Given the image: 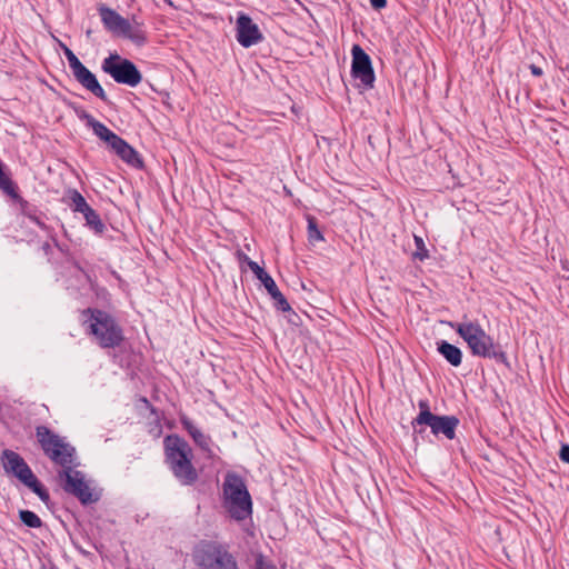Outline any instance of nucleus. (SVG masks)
Listing matches in <instances>:
<instances>
[{
  "label": "nucleus",
  "instance_id": "1",
  "mask_svg": "<svg viewBox=\"0 0 569 569\" xmlns=\"http://www.w3.org/2000/svg\"><path fill=\"white\" fill-rule=\"evenodd\" d=\"M449 326L463 339L473 356L507 363L501 345L496 342L478 321L463 317L461 322H449Z\"/></svg>",
  "mask_w": 569,
  "mask_h": 569
},
{
  "label": "nucleus",
  "instance_id": "2",
  "mask_svg": "<svg viewBox=\"0 0 569 569\" xmlns=\"http://www.w3.org/2000/svg\"><path fill=\"white\" fill-rule=\"evenodd\" d=\"M166 462L177 480L183 486H191L198 480V472L192 465V449L179 436L164 438Z\"/></svg>",
  "mask_w": 569,
  "mask_h": 569
},
{
  "label": "nucleus",
  "instance_id": "3",
  "mask_svg": "<svg viewBox=\"0 0 569 569\" xmlns=\"http://www.w3.org/2000/svg\"><path fill=\"white\" fill-rule=\"evenodd\" d=\"M36 436L44 455L54 463L61 467L58 473L59 479L63 475L74 469L77 463L76 449L70 443L66 442L57 433L52 432L46 426H38L36 428Z\"/></svg>",
  "mask_w": 569,
  "mask_h": 569
},
{
  "label": "nucleus",
  "instance_id": "4",
  "mask_svg": "<svg viewBox=\"0 0 569 569\" xmlns=\"http://www.w3.org/2000/svg\"><path fill=\"white\" fill-rule=\"evenodd\" d=\"M223 508L229 516L241 521L252 513V500L244 480L236 472H228L222 485Z\"/></svg>",
  "mask_w": 569,
  "mask_h": 569
},
{
  "label": "nucleus",
  "instance_id": "5",
  "mask_svg": "<svg viewBox=\"0 0 569 569\" xmlns=\"http://www.w3.org/2000/svg\"><path fill=\"white\" fill-rule=\"evenodd\" d=\"M82 316L89 323V333L96 338L98 345L103 348H116L123 340L122 329L106 311L88 308L83 310Z\"/></svg>",
  "mask_w": 569,
  "mask_h": 569
},
{
  "label": "nucleus",
  "instance_id": "6",
  "mask_svg": "<svg viewBox=\"0 0 569 569\" xmlns=\"http://www.w3.org/2000/svg\"><path fill=\"white\" fill-rule=\"evenodd\" d=\"M3 469L18 478L24 486L31 489L42 501L49 500V493L33 475L24 459L17 452L6 449L1 455Z\"/></svg>",
  "mask_w": 569,
  "mask_h": 569
},
{
  "label": "nucleus",
  "instance_id": "7",
  "mask_svg": "<svg viewBox=\"0 0 569 569\" xmlns=\"http://www.w3.org/2000/svg\"><path fill=\"white\" fill-rule=\"evenodd\" d=\"M101 69L117 83L136 87L142 80V74L137 66L129 59L122 58L117 52L110 53L103 59Z\"/></svg>",
  "mask_w": 569,
  "mask_h": 569
},
{
  "label": "nucleus",
  "instance_id": "8",
  "mask_svg": "<svg viewBox=\"0 0 569 569\" xmlns=\"http://www.w3.org/2000/svg\"><path fill=\"white\" fill-rule=\"evenodd\" d=\"M193 557L201 569H239L234 557L226 548L213 542L201 543Z\"/></svg>",
  "mask_w": 569,
  "mask_h": 569
},
{
  "label": "nucleus",
  "instance_id": "9",
  "mask_svg": "<svg viewBox=\"0 0 569 569\" xmlns=\"http://www.w3.org/2000/svg\"><path fill=\"white\" fill-rule=\"evenodd\" d=\"M412 426H427L436 437L442 435L448 440H452L456 438L459 419L455 416H437L425 412L413 419Z\"/></svg>",
  "mask_w": 569,
  "mask_h": 569
},
{
  "label": "nucleus",
  "instance_id": "10",
  "mask_svg": "<svg viewBox=\"0 0 569 569\" xmlns=\"http://www.w3.org/2000/svg\"><path fill=\"white\" fill-rule=\"evenodd\" d=\"M60 480L62 481L63 490L77 497L83 505L96 502L99 499L98 495L87 483L81 471L72 469L64 473Z\"/></svg>",
  "mask_w": 569,
  "mask_h": 569
},
{
  "label": "nucleus",
  "instance_id": "11",
  "mask_svg": "<svg viewBox=\"0 0 569 569\" xmlns=\"http://www.w3.org/2000/svg\"><path fill=\"white\" fill-rule=\"evenodd\" d=\"M244 260L247 261L250 270L261 281V283L264 286L268 293L274 300L276 308L281 311H290L291 307H290L289 302L287 301L284 296L280 292L274 280L271 278V276L268 272H266L264 269L261 268L256 261L250 260L247 256H244Z\"/></svg>",
  "mask_w": 569,
  "mask_h": 569
},
{
  "label": "nucleus",
  "instance_id": "12",
  "mask_svg": "<svg viewBox=\"0 0 569 569\" xmlns=\"http://www.w3.org/2000/svg\"><path fill=\"white\" fill-rule=\"evenodd\" d=\"M236 31L237 41L243 48H250L263 39L259 27L243 12H240L237 17Z\"/></svg>",
  "mask_w": 569,
  "mask_h": 569
},
{
  "label": "nucleus",
  "instance_id": "13",
  "mask_svg": "<svg viewBox=\"0 0 569 569\" xmlns=\"http://www.w3.org/2000/svg\"><path fill=\"white\" fill-rule=\"evenodd\" d=\"M72 74L74 79L88 91H90L93 96L100 98L104 102L108 101L106 98L104 90L100 86L96 76L83 63L79 64L76 69H73Z\"/></svg>",
  "mask_w": 569,
  "mask_h": 569
},
{
  "label": "nucleus",
  "instance_id": "14",
  "mask_svg": "<svg viewBox=\"0 0 569 569\" xmlns=\"http://www.w3.org/2000/svg\"><path fill=\"white\" fill-rule=\"evenodd\" d=\"M358 81L363 89H372L376 74L370 56L358 46Z\"/></svg>",
  "mask_w": 569,
  "mask_h": 569
},
{
  "label": "nucleus",
  "instance_id": "15",
  "mask_svg": "<svg viewBox=\"0 0 569 569\" xmlns=\"http://www.w3.org/2000/svg\"><path fill=\"white\" fill-rule=\"evenodd\" d=\"M111 149L117 153V156L121 160H123L131 167L141 168L143 166V161L140 158L139 153L121 137L118 140H116Z\"/></svg>",
  "mask_w": 569,
  "mask_h": 569
},
{
  "label": "nucleus",
  "instance_id": "16",
  "mask_svg": "<svg viewBox=\"0 0 569 569\" xmlns=\"http://www.w3.org/2000/svg\"><path fill=\"white\" fill-rule=\"evenodd\" d=\"M79 117L84 119L87 121V126L93 130V133L99 137V139L107 142L110 148L112 144H114L116 140L120 138L118 134L108 129L103 123L87 114L83 110Z\"/></svg>",
  "mask_w": 569,
  "mask_h": 569
},
{
  "label": "nucleus",
  "instance_id": "17",
  "mask_svg": "<svg viewBox=\"0 0 569 569\" xmlns=\"http://www.w3.org/2000/svg\"><path fill=\"white\" fill-rule=\"evenodd\" d=\"M114 33L131 40L138 46L144 44L147 41L144 32L139 27H133L129 20L124 18Z\"/></svg>",
  "mask_w": 569,
  "mask_h": 569
},
{
  "label": "nucleus",
  "instance_id": "18",
  "mask_svg": "<svg viewBox=\"0 0 569 569\" xmlns=\"http://www.w3.org/2000/svg\"><path fill=\"white\" fill-rule=\"evenodd\" d=\"M437 351L453 367H459L462 362V351L446 340L437 342Z\"/></svg>",
  "mask_w": 569,
  "mask_h": 569
},
{
  "label": "nucleus",
  "instance_id": "19",
  "mask_svg": "<svg viewBox=\"0 0 569 569\" xmlns=\"http://www.w3.org/2000/svg\"><path fill=\"white\" fill-rule=\"evenodd\" d=\"M181 423L183 428L188 431V433L192 437L193 441L206 451L210 450V438L201 432L191 420L188 418H182Z\"/></svg>",
  "mask_w": 569,
  "mask_h": 569
},
{
  "label": "nucleus",
  "instance_id": "20",
  "mask_svg": "<svg viewBox=\"0 0 569 569\" xmlns=\"http://www.w3.org/2000/svg\"><path fill=\"white\" fill-rule=\"evenodd\" d=\"M99 14L104 28L112 33L117 31V28L123 19L116 10L104 6L99 8Z\"/></svg>",
  "mask_w": 569,
  "mask_h": 569
},
{
  "label": "nucleus",
  "instance_id": "21",
  "mask_svg": "<svg viewBox=\"0 0 569 569\" xmlns=\"http://www.w3.org/2000/svg\"><path fill=\"white\" fill-rule=\"evenodd\" d=\"M68 194L70 200L69 206L74 212L82 214L91 208L78 190H69Z\"/></svg>",
  "mask_w": 569,
  "mask_h": 569
},
{
  "label": "nucleus",
  "instance_id": "22",
  "mask_svg": "<svg viewBox=\"0 0 569 569\" xmlns=\"http://www.w3.org/2000/svg\"><path fill=\"white\" fill-rule=\"evenodd\" d=\"M82 216L86 220V224L96 233H102L104 231L106 226L100 219V216L96 212V210L90 208L88 211L82 213Z\"/></svg>",
  "mask_w": 569,
  "mask_h": 569
},
{
  "label": "nucleus",
  "instance_id": "23",
  "mask_svg": "<svg viewBox=\"0 0 569 569\" xmlns=\"http://www.w3.org/2000/svg\"><path fill=\"white\" fill-rule=\"evenodd\" d=\"M19 518L21 522L29 528H40L42 526L41 519L33 511L20 510Z\"/></svg>",
  "mask_w": 569,
  "mask_h": 569
},
{
  "label": "nucleus",
  "instance_id": "24",
  "mask_svg": "<svg viewBox=\"0 0 569 569\" xmlns=\"http://www.w3.org/2000/svg\"><path fill=\"white\" fill-rule=\"evenodd\" d=\"M307 221H308V240H309V242L315 243L318 241H322L323 237H322L320 229L318 228L316 218L308 216Z\"/></svg>",
  "mask_w": 569,
  "mask_h": 569
},
{
  "label": "nucleus",
  "instance_id": "25",
  "mask_svg": "<svg viewBox=\"0 0 569 569\" xmlns=\"http://www.w3.org/2000/svg\"><path fill=\"white\" fill-rule=\"evenodd\" d=\"M415 243L417 247L416 252L413 253L415 258L419 259L420 261H423L429 257L428 250L425 246V242L421 237L415 236Z\"/></svg>",
  "mask_w": 569,
  "mask_h": 569
},
{
  "label": "nucleus",
  "instance_id": "26",
  "mask_svg": "<svg viewBox=\"0 0 569 569\" xmlns=\"http://www.w3.org/2000/svg\"><path fill=\"white\" fill-rule=\"evenodd\" d=\"M63 52L71 70L76 69L79 64L82 63L79 60V58L73 53V51L69 49L67 46H63Z\"/></svg>",
  "mask_w": 569,
  "mask_h": 569
},
{
  "label": "nucleus",
  "instance_id": "27",
  "mask_svg": "<svg viewBox=\"0 0 569 569\" xmlns=\"http://www.w3.org/2000/svg\"><path fill=\"white\" fill-rule=\"evenodd\" d=\"M351 63H350V76L352 79H356V43H353L350 48Z\"/></svg>",
  "mask_w": 569,
  "mask_h": 569
},
{
  "label": "nucleus",
  "instance_id": "28",
  "mask_svg": "<svg viewBox=\"0 0 569 569\" xmlns=\"http://www.w3.org/2000/svg\"><path fill=\"white\" fill-rule=\"evenodd\" d=\"M157 94L159 96V99L153 98V101L161 102L166 106H170V102H169L170 96L168 92H157Z\"/></svg>",
  "mask_w": 569,
  "mask_h": 569
},
{
  "label": "nucleus",
  "instance_id": "29",
  "mask_svg": "<svg viewBox=\"0 0 569 569\" xmlns=\"http://www.w3.org/2000/svg\"><path fill=\"white\" fill-rule=\"evenodd\" d=\"M559 457L563 462L569 463V445H563L561 447Z\"/></svg>",
  "mask_w": 569,
  "mask_h": 569
},
{
  "label": "nucleus",
  "instance_id": "30",
  "mask_svg": "<svg viewBox=\"0 0 569 569\" xmlns=\"http://www.w3.org/2000/svg\"><path fill=\"white\" fill-rule=\"evenodd\" d=\"M370 4L375 10H381L386 8L387 0H370Z\"/></svg>",
  "mask_w": 569,
  "mask_h": 569
},
{
  "label": "nucleus",
  "instance_id": "31",
  "mask_svg": "<svg viewBox=\"0 0 569 569\" xmlns=\"http://www.w3.org/2000/svg\"><path fill=\"white\" fill-rule=\"evenodd\" d=\"M419 409H420V412H419L418 415H422V413H425V412H427V413H432V412L430 411L429 403H428V401H427V400H421V401H419Z\"/></svg>",
  "mask_w": 569,
  "mask_h": 569
},
{
  "label": "nucleus",
  "instance_id": "32",
  "mask_svg": "<svg viewBox=\"0 0 569 569\" xmlns=\"http://www.w3.org/2000/svg\"><path fill=\"white\" fill-rule=\"evenodd\" d=\"M256 569H273V567L267 565L262 557H259L256 561Z\"/></svg>",
  "mask_w": 569,
  "mask_h": 569
},
{
  "label": "nucleus",
  "instance_id": "33",
  "mask_svg": "<svg viewBox=\"0 0 569 569\" xmlns=\"http://www.w3.org/2000/svg\"><path fill=\"white\" fill-rule=\"evenodd\" d=\"M530 71L536 77H540L543 73L542 69L540 67L536 66V64H530Z\"/></svg>",
  "mask_w": 569,
  "mask_h": 569
},
{
  "label": "nucleus",
  "instance_id": "34",
  "mask_svg": "<svg viewBox=\"0 0 569 569\" xmlns=\"http://www.w3.org/2000/svg\"><path fill=\"white\" fill-rule=\"evenodd\" d=\"M166 2H168L169 4H171V1H170V0H166Z\"/></svg>",
  "mask_w": 569,
  "mask_h": 569
}]
</instances>
